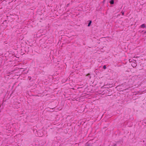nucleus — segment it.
I'll return each instance as SVG.
<instances>
[{
	"label": "nucleus",
	"mask_w": 146,
	"mask_h": 146,
	"mask_svg": "<svg viewBox=\"0 0 146 146\" xmlns=\"http://www.w3.org/2000/svg\"><path fill=\"white\" fill-rule=\"evenodd\" d=\"M7 21V20H5V21H4V22H3V23H4L5 22H6Z\"/></svg>",
	"instance_id": "obj_11"
},
{
	"label": "nucleus",
	"mask_w": 146,
	"mask_h": 146,
	"mask_svg": "<svg viewBox=\"0 0 146 146\" xmlns=\"http://www.w3.org/2000/svg\"><path fill=\"white\" fill-rule=\"evenodd\" d=\"M140 27L142 28H146V26L145 24H142L141 25Z\"/></svg>",
	"instance_id": "obj_4"
},
{
	"label": "nucleus",
	"mask_w": 146,
	"mask_h": 146,
	"mask_svg": "<svg viewBox=\"0 0 146 146\" xmlns=\"http://www.w3.org/2000/svg\"><path fill=\"white\" fill-rule=\"evenodd\" d=\"M144 34H146V31L144 32Z\"/></svg>",
	"instance_id": "obj_10"
},
{
	"label": "nucleus",
	"mask_w": 146,
	"mask_h": 146,
	"mask_svg": "<svg viewBox=\"0 0 146 146\" xmlns=\"http://www.w3.org/2000/svg\"><path fill=\"white\" fill-rule=\"evenodd\" d=\"M115 145H116V144H115L114 146H115Z\"/></svg>",
	"instance_id": "obj_13"
},
{
	"label": "nucleus",
	"mask_w": 146,
	"mask_h": 146,
	"mask_svg": "<svg viewBox=\"0 0 146 146\" xmlns=\"http://www.w3.org/2000/svg\"><path fill=\"white\" fill-rule=\"evenodd\" d=\"M114 0H111L110 1V3L111 5H113L114 4Z\"/></svg>",
	"instance_id": "obj_3"
},
{
	"label": "nucleus",
	"mask_w": 146,
	"mask_h": 146,
	"mask_svg": "<svg viewBox=\"0 0 146 146\" xmlns=\"http://www.w3.org/2000/svg\"><path fill=\"white\" fill-rule=\"evenodd\" d=\"M69 5H70V4H69V3H68V4L67 5H66V7H68L69 6Z\"/></svg>",
	"instance_id": "obj_8"
},
{
	"label": "nucleus",
	"mask_w": 146,
	"mask_h": 146,
	"mask_svg": "<svg viewBox=\"0 0 146 146\" xmlns=\"http://www.w3.org/2000/svg\"><path fill=\"white\" fill-rule=\"evenodd\" d=\"M131 65L133 67H135L136 66V63H134L133 64H132Z\"/></svg>",
	"instance_id": "obj_5"
},
{
	"label": "nucleus",
	"mask_w": 146,
	"mask_h": 146,
	"mask_svg": "<svg viewBox=\"0 0 146 146\" xmlns=\"http://www.w3.org/2000/svg\"><path fill=\"white\" fill-rule=\"evenodd\" d=\"M90 74L89 73H88V74H87L86 75V76H90V78H91V76H90Z\"/></svg>",
	"instance_id": "obj_6"
},
{
	"label": "nucleus",
	"mask_w": 146,
	"mask_h": 146,
	"mask_svg": "<svg viewBox=\"0 0 146 146\" xmlns=\"http://www.w3.org/2000/svg\"><path fill=\"white\" fill-rule=\"evenodd\" d=\"M31 77H30V79H29V80H31Z\"/></svg>",
	"instance_id": "obj_12"
},
{
	"label": "nucleus",
	"mask_w": 146,
	"mask_h": 146,
	"mask_svg": "<svg viewBox=\"0 0 146 146\" xmlns=\"http://www.w3.org/2000/svg\"><path fill=\"white\" fill-rule=\"evenodd\" d=\"M121 13L122 14V15H124V12H123L122 11Z\"/></svg>",
	"instance_id": "obj_9"
},
{
	"label": "nucleus",
	"mask_w": 146,
	"mask_h": 146,
	"mask_svg": "<svg viewBox=\"0 0 146 146\" xmlns=\"http://www.w3.org/2000/svg\"><path fill=\"white\" fill-rule=\"evenodd\" d=\"M106 66L105 65H104L103 66V68L104 69H106Z\"/></svg>",
	"instance_id": "obj_7"
},
{
	"label": "nucleus",
	"mask_w": 146,
	"mask_h": 146,
	"mask_svg": "<svg viewBox=\"0 0 146 146\" xmlns=\"http://www.w3.org/2000/svg\"><path fill=\"white\" fill-rule=\"evenodd\" d=\"M91 140H90L88 142L86 143L85 144L86 146H90L91 145Z\"/></svg>",
	"instance_id": "obj_1"
},
{
	"label": "nucleus",
	"mask_w": 146,
	"mask_h": 146,
	"mask_svg": "<svg viewBox=\"0 0 146 146\" xmlns=\"http://www.w3.org/2000/svg\"><path fill=\"white\" fill-rule=\"evenodd\" d=\"M89 23H88V26L89 27L90 26L91 24L92 23V21L91 20H89L88 21Z\"/></svg>",
	"instance_id": "obj_2"
}]
</instances>
